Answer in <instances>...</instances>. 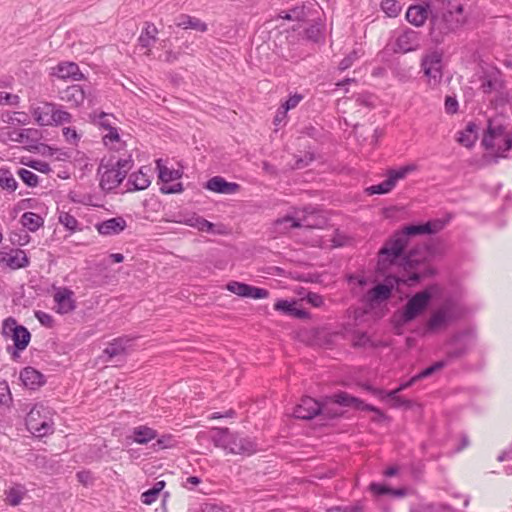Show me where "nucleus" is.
Returning a JSON list of instances; mask_svg holds the SVG:
<instances>
[{
  "mask_svg": "<svg viewBox=\"0 0 512 512\" xmlns=\"http://www.w3.org/2000/svg\"><path fill=\"white\" fill-rule=\"evenodd\" d=\"M504 87V82L500 78V72L485 74L481 81V90L484 94H490L493 91H499Z\"/></svg>",
  "mask_w": 512,
  "mask_h": 512,
  "instance_id": "36",
  "label": "nucleus"
},
{
  "mask_svg": "<svg viewBox=\"0 0 512 512\" xmlns=\"http://www.w3.org/2000/svg\"><path fill=\"white\" fill-rule=\"evenodd\" d=\"M156 442L152 444L154 451H160L168 448H173L177 445L178 441L172 434H163L157 436Z\"/></svg>",
  "mask_w": 512,
  "mask_h": 512,
  "instance_id": "50",
  "label": "nucleus"
},
{
  "mask_svg": "<svg viewBox=\"0 0 512 512\" xmlns=\"http://www.w3.org/2000/svg\"><path fill=\"white\" fill-rule=\"evenodd\" d=\"M416 383V380H414V377L412 376L409 380L404 381L399 384L398 387H396L393 390L385 391V399L386 398H394L396 396H399V393L412 387Z\"/></svg>",
  "mask_w": 512,
  "mask_h": 512,
  "instance_id": "60",
  "label": "nucleus"
},
{
  "mask_svg": "<svg viewBox=\"0 0 512 512\" xmlns=\"http://www.w3.org/2000/svg\"><path fill=\"white\" fill-rule=\"evenodd\" d=\"M113 158V166L122 174L127 176L128 172L133 168L134 161L131 155H128L125 158H117L115 156H111Z\"/></svg>",
  "mask_w": 512,
  "mask_h": 512,
  "instance_id": "56",
  "label": "nucleus"
},
{
  "mask_svg": "<svg viewBox=\"0 0 512 512\" xmlns=\"http://www.w3.org/2000/svg\"><path fill=\"white\" fill-rule=\"evenodd\" d=\"M48 415L49 411L42 403L34 404L25 417L27 429L38 437L52 433L53 427Z\"/></svg>",
  "mask_w": 512,
  "mask_h": 512,
  "instance_id": "9",
  "label": "nucleus"
},
{
  "mask_svg": "<svg viewBox=\"0 0 512 512\" xmlns=\"http://www.w3.org/2000/svg\"><path fill=\"white\" fill-rule=\"evenodd\" d=\"M478 139V126L475 122L467 123L464 130L458 132L457 141L466 148H472Z\"/></svg>",
  "mask_w": 512,
  "mask_h": 512,
  "instance_id": "35",
  "label": "nucleus"
},
{
  "mask_svg": "<svg viewBox=\"0 0 512 512\" xmlns=\"http://www.w3.org/2000/svg\"><path fill=\"white\" fill-rule=\"evenodd\" d=\"M158 179L163 185L168 184L174 180L180 179L182 172L176 169H169L167 166L161 164V160H157Z\"/></svg>",
  "mask_w": 512,
  "mask_h": 512,
  "instance_id": "39",
  "label": "nucleus"
},
{
  "mask_svg": "<svg viewBox=\"0 0 512 512\" xmlns=\"http://www.w3.org/2000/svg\"><path fill=\"white\" fill-rule=\"evenodd\" d=\"M297 304H298V301L295 299H292V300L279 299L275 302L273 308L275 311H278L285 316L291 317L294 306Z\"/></svg>",
  "mask_w": 512,
  "mask_h": 512,
  "instance_id": "54",
  "label": "nucleus"
},
{
  "mask_svg": "<svg viewBox=\"0 0 512 512\" xmlns=\"http://www.w3.org/2000/svg\"><path fill=\"white\" fill-rule=\"evenodd\" d=\"M434 11L430 9L429 3L411 5L406 11L405 18L410 24L420 27L425 24L427 19L430 20V13Z\"/></svg>",
  "mask_w": 512,
  "mask_h": 512,
  "instance_id": "22",
  "label": "nucleus"
},
{
  "mask_svg": "<svg viewBox=\"0 0 512 512\" xmlns=\"http://www.w3.org/2000/svg\"><path fill=\"white\" fill-rule=\"evenodd\" d=\"M420 46V33L411 29L405 28L402 32L397 36L393 52L394 53H408L415 51Z\"/></svg>",
  "mask_w": 512,
  "mask_h": 512,
  "instance_id": "14",
  "label": "nucleus"
},
{
  "mask_svg": "<svg viewBox=\"0 0 512 512\" xmlns=\"http://www.w3.org/2000/svg\"><path fill=\"white\" fill-rule=\"evenodd\" d=\"M352 347L353 348H366L377 347L366 332L355 331L352 334Z\"/></svg>",
  "mask_w": 512,
  "mask_h": 512,
  "instance_id": "51",
  "label": "nucleus"
},
{
  "mask_svg": "<svg viewBox=\"0 0 512 512\" xmlns=\"http://www.w3.org/2000/svg\"><path fill=\"white\" fill-rule=\"evenodd\" d=\"M382 11L390 18H395L401 12V5L397 0H381Z\"/></svg>",
  "mask_w": 512,
  "mask_h": 512,
  "instance_id": "53",
  "label": "nucleus"
},
{
  "mask_svg": "<svg viewBox=\"0 0 512 512\" xmlns=\"http://www.w3.org/2000/svg\"><path fill=\"white\" fill-rule=\"evenodd\" d=\"M60 99L69 104L70 107L77 108L81 106L88 94L84 88L78 84L68 86L66 89L60 91Z\"/></svg>",
  "mask_w": 512,
  "mask_h": 512,
  "instance_id": "25",
  "label": "nucleus"
},
{
  "mask_svg": "<svg viewBox=\"0 0 512 512\" xmlns=\"http://www.w3.org/2000/svg\"><path fill=\"white\" fill-rule=\"evenodd\" d=\"M127 227L126 220L121 217H113L95 224V228L100 235L113 236L123 232Z\"/></svg>",
  "mask_w": 512,
  "mask_h": 512,
  "instance_id": "23",
  "label": "nucleus"
},
{
  "mask_svg": "<svg viewBox=\"0 0 512 512\" xmlns=\"http://www.w3.org/2000/svg\"><path fill=\"white\" fill-rule=\"evenodd\" d=\"M430 38L435 44H441L445 37L455 32L465 22V17H455L452 10H435L430 13Z\"/></svg>",
  "mask_w": 512,
  "mask_h": 512,
  "instance_id": "5",
  "label": "nucleus"
},
{
  "mask_svg": "<svg viewBox=\"0 0 512 512\" xmlns=\"http://www.w3.org/2000/svg\"><path fill=\"white\" fill-rule=\"evenodd\" d=\"M468 332L463 330L455 333L448 341L449 349L443 360H447L448 364L454 360L464 357L468 352V343L466 338Z\"/></svg>",
  "mask_w": 512,
  "mask_h": 512,
  "instance_id": "16",
  "label": "nucleus"
},
{
  "mask_svg": "<svg viewBox=\"0 0 512 512\" xmlns=\"http://www.w3.org/2000/svg\"><path fill=\"white\" fill-rule=\"evenodd\" d=\"M165 486L166 482L164 480L155 482L151 488L141 494V502L145 505H151L157 500L160 493L163 492Z\"/></svg>",
  "mask_w": 512,
  "mask_h": 512,
  "instance_id": "38",
  "label": "nucleus"
},
{
  "mask_svg": "<svg viewBox=\"0 0 512 512\" xmlns=\"http://www.w3.org/2000/svg\"><path fill=\"white\" fill-rule=\"evenodd\" d=\"M73 291L68 288H62L54 294V302L56 303V312L60 314H67L76 308L73 299Z\"/></svg>",
  "mask_w": 512,
  "mask_h": 512,
  "instance_id": "27",
  "label": "nucleus"
},
{
  "mask_svg": "<svg viewBox=\"0 0 512 512\" xmlns=\"http://www.w3.org/2000/svg\"><path fill=\"white\" fill-rule=\"evenodd\" d=\"M1 334L4 338L13 341V346H7V352L13 360L20 357V353L28 347L31 341L30 331L12 316L3 320Z\"/></svg>",
  "mask_w": 512,
  "mask_h": 512,
  "instance_id": "6",
  "label": "nucleus"
},
{
  "mask_svg": "<svg viewBox=\"0 0 512 512\" xmlns=\"http://www.w3.org/2000/svg\"><path fill=\"white\" fill-rule=\"evenodd\" d=\"M304 36L309 41L319 43L324 40V26L315 22L304 29Z\"/></svg>",
  "mask_w": 512,
  "mask_h": 512,
  "instance_id": "45",
  "label": "nucleus"
},
{
  "mask_svg": "<svg viewBox=\"0 0 512 512\" xmlns=\"http://www.w3.org/2000/svg\"><path fill=\"white\" fill-rule=\"evenodd\" d=\"M54 109L55 103L42 102L39 106L34 107L31 113L38 125L49 126L51 125Z\"/></svg>",
  "mask_w": 512,
  "mask_h": 512,
  "instance_id": "32",
  "label": "nucleus"
},
{
  "mask_svg": "<svg viewBox=\"0 0 512 512\" xmlns=\"http://www.w3.org/2000/svg\"><path fill=\"white\" fill-rule=\"evenodd\" d=\"M204 188L208 191L231 195L237 193L241 186L236 182H229L222 176H213L204 184Z\"/></svg>",
  "mask_w": 512,
  "mask_h": 512,
  "instance_id": "20",
  "label": "nucleus"
},
{
  "mask_svg": "<svg viewBox=\"0 0 512 512\" xmlns=\"http://www.w3.org/2000/svg\"><path fill=\"white\" fill-rule=\"evenodd\" d=\"M226 289L229 292L244 298L265 299L269 296V291L267 289L239 281L228 282L226 284Z\"/></svg>",
  "mask_w": 512,
  "mask_h": 512,
  "instance_id": "15",
  "label": "nucleus"
},
{
  "mask_svg": "<svg viewBox=\"0 0 512 512\" xmlns=\"http://www.w3.org/2000/svg\"><path fill=\"white\" fill-rule=\"evenodd\" d=\"M135 337L122 335L112 339L102 351L100 358L104 362L114 363L115 366H122L129 354L134 350Z\"/></svg>",
  "mask_w": 512,
  "mask_h": 512,
  "instance_id": "8",
  "label": "nucleus"
},
{
  "mask_svg": "<svg viewBox=\"0 0 512 512\" xmlns=\"http://www.w3.org/2000/svg\"><path fill=\"white\" fill-rule=\"evenodd\" d=\"M0 187L8 192H14L18 183L8 168H0Z\"/></svg>",
  "mask_w": 512,
  "mask_h": 512,
  "instance_id": "44",
  "label": "nucleus"
},
{
  "mask_svg": "<svg viewBox=\"0 0 512 512\" xmlns=\"http://www.w3.org/2000/svg\"><path fill=\"white\" fill-rule=\"evenodd\" d=\"M326 219L322 218L321 223L315 224L310 222V216L305 217L304 223L301 222L300 219H297L291 215H286L284 217L278 218L274 221V228L279 233H286L291 229L301 228V227H321L322 224H325Z\"/></svg>",
  "mask_w": 512,
  "mask_h": 512,
  "instance_id": "18",
  "label": "nucleus"
},
{
  "mask_svg": "<svg viewBox=\"0 0 512 512\" xmlns=\"http://www.w3.org/2000/svg\"><path fill=\"white\" fill-rule=\"evenodd\" d=\"M359 58V54L357 50L351 51L348 55H346L339 63V70L345 71L349 69L353 63Z\"/></svg>",
  "mask_w": 512,
  "mask_h": 512,
  "instance_id": "62",
  "label": "nucleus"
},
{
  "mask_svg": "<svg viewBox=\"0 0 512 512\" xmlns=\"http://www.w3.org/2000/svg\"><path fill=\"white\" fill-rule=\"evenodd\" d=\"M25 492L26 490L23 485H16L5 492V500L10 506H18L21 503Z\"/></svg>",
  "mask_w": 512,
  "mask_h": 512,
  "instance_id": "47",
  "label": "nucleus"
},
{
  "mask_svg": "<svg viewBox=\"0 0 512 512\" xmlns=\"http://www.w3.org/2000/svg\"><path fill=\"white\" fill-rule=\"evenodd\" d=\"M394 186L391 184V181H389L388 178H386L384 181H382L379 184L371 185L368 188H366V192L368 195H383L391 192L393 190Z\"/></svg>",
  "mask_w": 512,
  "mask_h": 512,
  "instance_id": "57",
  "label": "nucleus"
},
{
  "mask_svg": "<svg viewBox=\"0 0 512 512\" xmlns=\"http://www.w3.org/2000/svg\"><path fill=\"white\" fill-rule=\"evenodd\" d=\"M0 263H5L11 270L26 268L30 265V259L22 249H11L10 253L0 252Z\"/></svg>",
  "mask_w": 512,
  "mask_h": 512,
  "instance_id": "21",
  "label": "nucleus"
},
{
  "mask_svg": "<svg viewBox=\"0 0 512 512\" xmlns=\"http://www.w3.org/2000/svg\"><path fill=\"white\" fill-rule=\"evenodd\" d=\"M72 115L66 110L61 109L60 106L55 104L53 117L51 118V125H62L64 123H70L72 121Z\"/></svg>",
  "mask_w": 512,
  "mask_h": 512,
  "instance_id": "55",
  "label": "nucleus"
},
{
  "mask_svg": "<svg viewBox=\"0 0 512 512\" xmlns=\"http://www.w3.org/2000/svg\"><path fill=\"white\" fill-rule=\"evenodd\" d=\"M58 220L70 233L81 230L78 220L68 212H59Z\"/></svg>",
  "mask_w": 512,
  "mask_h": 512,
  "instance_id": "52",
  "label": "nucleus"
},
{
  "mask_svg": "<svg viewBox=\"0 0 512 512\" xmlns=\"http://www.w3.org/2000/svg\"><path fill=\"white\" fill-rule=\"evenodd\" d=\"M87 121L99 130H108L115 126L117 118L112 113L94 110L88 114Z\"/></svg>",
  "mask_w": 512,
  "mask_h": 512,
  "instance_id": "30",
  "label": "nucleus"
},
{
  "mask_svg": "<svg viewBox=\"0 0 512 512\" xmlns=\"http://www.w3.org/2000/svg\"><path fill=\"white\" fill-rule=\"evenodd\" d=\"M17 175L28 187L34 188L39 184L38 175L28 169H18Z\"/></svg>",
  "mask_w": 512,
  "mask_h": 512,
  "instance_id": "58",
  "label": "nucleus"
},
{
  "mask_svg": "<svg viewBox=\"0 0 512 512\" xmlns=\"http://www.w3.org/2000/svg\"><path fill=\"white\" fill-rule=\"evenodd\" d=\"M450 217L446 219H432L427 222L407 224L397 230L388 238L378 252V266L380 269H387L397 264L401 257H405L410 238L419 235H434L444 229L449 223Z\"/></svg>",
  "mask_w": 512,
  "mask_h": 512,
  "instance_id": "1",
  "label": "nucleus"
},
{
  "mask_svg": "<svg viewBox=\"0 0 512 512\" xmlns=\"http://www.w3.org/2000/svg\"><path fill=\"white\" fill-rule=\"evenodd\" d=\"M158 436L157 430L147 426L139 425L133 427L130 430V434L126 436V440L129 443H137L140 445H146L150 441L156 439Z\"/></svg>",
  "mask_w": 512,
  "mask_h": 512,
  "instance_id": "24",
  "label": "nucleus"
},
{
  "mask_svg": "<svg viewBox=\"0 0 512 512\" xmlns=\"http://www.w3.org/2000/svg\"><path fill=\"white\" fill-rule=\"evenodd\" d=\"M442 60L443 53L436 50L426 54L421 60V68L428 78L429 85L433 88L442 81Z\"/></svg>",
  "mask_w": 512,
  "mask_h": 512,
  "instance_id": "11",
  "label": "nucleus"
},
{
  "mask_svg": "<svg viewBox=\"0 0 512 512\" xmlns=\"http://www.w3.org/2000/svg\"><path fill=\"white\" fill-rule=\"evenodd\" d=\"M9 124H20L26 125L30 122V118L25 112H14L13 115H9L7 120H5Z\"/></svg>",
  "mask_w": 512,
  "mask_h": 512,
  "instance_id": "64",
  "label": "nucleus"
},
{
  "mask_svg": "<svg viewBox=\"0 0 512 512\" xmlns=\"http://www.w3.org/2000/svg\"><path fill=\"white\" fill-rule=\"evenodd\" d=\"M321 402V412L318 414L321 420L329 421L341 418L343 416V412L339 409L330 406L331 401H326V396L320 401Z\"/></svg>",
  "mask_w": 512,
  "mask_h": 512,
  "instance_id": "41",
  "label": "nucleus"
},
{
  "mask_svg": "<svg viewBox=\"0 0 512 512\" xmlns=\"http://www.w3.org/2000/svg\"><path fill=\"white\" fill-rule=\"evenodd\" d=\"M505 135V126L502 124L495 125L494 121L489 119L481 144L486 150L493 151L495 149V140Z\"/></svg>",
  "mask_w": 512,
  "mask_h": 512,
  "instance_id": "28",
  "label": "nucleus"
},
{
  "mask_svg": "<svg viewBox=\"0 0 512 512\" xmlns=\"http://www.w3.org/2000/svg\"><path fill=\"white\" fill-rule=\"evenodd\" d=\"M462 317V309L452 300H446L431 313L426 322L425 329L428 333H435L446 329L449 325L457 322Z\"/></svg>",
  "mask_w": 512,
  "mask_h": 512,
  "instance_id": "7",
  "label": "nucleus"
},
{
  "mask_svg": "<svg viewBox=\"0 0 512 512\" xmlns=\"http://www.w3.org/2000/svg\"><path fill=\"white\" fill-rule=\"evenodd\" d=\"M98 173H101L100 187L105 191L116 189L125 179V175L113 166V158L107 160L103 158L98 167Z\"/></svg>",
  "mask_w": 512,
  "mask_h": 512,
  "instance_id": "12",
  "label": "nucleus"
},
{
  "mask_svg": "<svg viewBox=\"0 0 512 512\" xmlns=\"http://www.w3.org/2000/svg\"><path fill=\"white\" fill-rule=\"evenodd\" d=\"M416 170L415 164H408L398 169H390L387 172V178L391 181V184L395 187L399 180L404 179L410 172Z\"/></svg>",
  "mask_w": 512,
  "mask_h": 512,
  "instance_id": "43",
  "label": "nucleus"
},
{
  "mask_svg": "<svg viewBox=\"0 0 512 512\" xmlns=\"http://www.w3.org/2000/svg\"><path fill=\"white\" fill-rule=\"evenodd\" d=\"M326 401H331L333 404H337L342 407H354L359 411L373 412L379 418H385V414L380 408L372 404H367L362 399L353 396L346 391H338L332 395L326 396Z\"/></svg>",
  "mask_w": 512,
  "mask_h": 512,
  "instance_id": "10",
  "label": "nucleus"
},
{
  "mask_svg": "<svg viewBox=\"0 0 512 512\" xmlns=\"http://www.w3.org/2000/svg\"><path fill=\"white\" fill-rule=\"evenodd\" d=\"M151 168L147 166L141 167L137 172L132 173L127 181V191H141L145 190L151 184V179L148 173Z\"/></svg>",
  "mask_w": 512,
  "mask_h": 512,
  "instance_id": "26",
  "label": "nucleus"
},
{
  "mask_svg": "<svg viewBox=\"0 0 512 512\" xmlns=\"http://www.w3.org/2000/svg\"><path fill=\"white\" fill-rule=\"evenodd\" d=\"M396 265L402 268V275H388L382 283H379L389 287L391 294L399 284L413 287L436 274V269L431 265L427 252H421L417 247L410 249L407 255L401 257Z\"/></svg>",
  "mask_w": 512,
  "mask_h": 512,
  "instance_id": "2",
  "label": "nucleus"
},
{
  "mask_svg": "<svg viewBox=\"0 0 512 512\" xmlns=\"http://www.w3.org/2000/svg\"><path fill=\"white\" fill-rule=\"evenodd\" d=\"M107 131H108V133L105 134L102 137V142H103V144L106 147H109L110 144H112V143H115V142L119 143V142H121L119 128L114 126V127L110 128V129H108Z\"/></svg>",
  "mask_w": 512,
  "mask_h": 512,
  "instance_id": "61",
  "label": "nucleus"
},
{
  "mask_svg": "<svg viewBox=\"0 0 512 512\" xmlns=\"http://www.w3.org/2000/svg\"><path fill=\"white\" fill-rule=\"evenodd\" d=\"M321 412V402L310 396H305L297 404L293 411V416L300 420H312L318 417Z\"/></svg>",
  "mask_w": 512,
  "mask_h": 512,
  "instance_id": "17",
  "label": "nucleus"
},
{
  "mask_svg": "<svg viewBox=\"0 0 512 512\" xmlns=\"http://www.w3.org/2000/svg\"><path fill=\"white\" fill-rule=\"evenodd\" d=\"M22 225L31 232L37 231L44 224L43 218L34 212H25L20 219Z\"/></svg>",
  "mask_w": 512,
  "mask_h": 512,
  "instance_id": "40",
  "label": "nucleus"
},
{
  "mask_svg": "<svg viewBox=\"0 0 512 512\" xmlns=\"http://www.w3.org/2000/svg\"><path fill=\"white\" fill-rule=\"evenodd\" d=\"M279 17L284 20L305 21L307 12L305 6H295L289 10L281 11Z\"/></svg>",
  "mask_w": 512,
  "mask_h": 512,
  "instance_id": "48",
  "label": "nucleus"
},
{
  "mask_svg": "<svg viewBox=\"0 0 512 512\" xmlns=\"http://www.w3.org/2000/svg\"><path fill=\"white\" fill-rule=\"evenodd\" d=\"M15 137L12 134L9 135L12 141L18 143H27L31 149L37 150L40 145V140L42 139V132L36 128H27L21 129L19 131H14ZM44 149H47L49 155L53 156L56 152L60 151L58 148L51 147L47 144H41Z\"/></svg>",
  "mask_w": 512,
  "mask_h": 512,
  "instance_id": "13",
  "label": "nucleus"
},
{
  "mask_svg": "<svg viewBox=\"0 0 512 512\" xmlns=\"http://www.w3.org/2000/svg\"><path fill=\"white\" fill-rule=\"evenodd\" d=\"M210 440L215 447L224 449L230 454L251 456L259 451L256 437L231 431L227 427L211 428Z\"/></svg>",
  "mask_w": 512,
  "mask_h": 512,
  "instance_id": "3",
  "label": "nucleus"
},
{
  "mask_svg": "<svg viewBox=\"0 0 512 512\" xmlns=\"http://www.w3.org/2000/svg\"><path fill=\"white\" fill-rule=\"evenodd\" d=\"M391 296V290L389 287L386 285L376 284L368 290L366 294V301L371 308H374L375 306H378L390 299Z\"/></svg>",
  "mask_w": 512,
  "mask_h": 512,
  "instance_id": "31",
  "label": "nucleus"
},
{
  "mask_svg": "<svg viewBox=\"0 0 512 512\" xmlns=\"http://www.w3.org/2000/svg\"><path fill=\"white\" fill-rule=\"evenodd\" d=\"M369 490L376 496L390 495V492H392L390 486L377 482H372L369 485Z\"/></svg>",
  "mask_w": 512,
  "mask_h": 512,
  "instance_id": "63",
  "label": "nucleus"
},
{
  "mask_svg": "<svg viewBox=\"0 0 512 512\" xmlns=\"http://www.w3.org/2000/svg\"><path fill=\"white\" fill-rule=\"evenodd\" d=\"M433 299L432 288L428 287L408 298L401 310H397L391 317V324L396 335L403 334V328L422 315Z\"/></svg>",
  "mask_w": 512,
  "mask_h": 512,
  "instance_id": "4",
  "label": "nucleus"
},
{
  "mask_svg": "<svg viewBox=\"0 0 512 512\" xmlns=\"http://www.w3.org/2000/svg\"><path fill=\"white\" fill-rule=\"evenodd\" d=\"M178 223L185 224L187 226L198 229L201 232H207L211 234H219L220 232L215 230V224L206 220L202 216L193 213L191 216L185 217L182 220L177 221Z\"/></svg>",
  "mask_w": 512,
  "mask_h": 512,
  "instance_id": "34",
  "label": "nucleus"
},
{
  "mask_svg": "<svg viewBox=\"0 0 512 512\" xmlns=\"http://www.w3.org/2000/svg\"><path fill=\"white\" fill-rule=\"evenodd\" d=\"M176 25L183 29H193L199 32H206L208 30L205 22L187 14H181L177 19Z\"/></svg>",
  "mask_w": 512,
  "mask_h": 512,
  "instance_id": "37",
  "label": "nucleus"
},
{
  "mask_svg": "<svg viewBox=\"0 0 512 512\" xmlns=\"http://www.w3.org/2000/svg\"><path fill=\"white\" fill-rule=\"evenodd\" d=\"M20 379L25 387L36 390L46 383L45 376L34 367H25L20 372Z\"/></svg>",
  "mask_w": 512,
  "mask_h": 512,
  "instance_id": "29",
  "label": "nucleus"
},
{
  "mask_svg": "<svg viewBox=\"0 0 512 512\" xmlns=\"http://www.w3.org/2000/svg\"><path fill=\"white\" fill-rule=\"evenodd\" d=\"M447 365H448L447 360L442 359V360L436 361L432 365L424 368L419 373L415 374L413 376L414 380H416V382H418L422 379L428 378V377L432 376L434 373H436L437 371H440L441 369L446 367Z\"/></svg>",
  "mask_w": 512,
  "mask_h": 512,
  "instance_id": "49",
  "label": "nucleus"
},
{
  "mask_svg": "<svg viewBox=\"0 0 512 512\" xmlns=\"http://www.w3.org/2000/svg\"><path fill=\"white\" fill-rule=\"evenodd\" d=\"M375 96L368 92L359 93L355 101L357 105L367 107V108H373L375 106Z\"/></svg>",
  "mask_w": 512,
  "mask_h": 512,
  "instance_id": "59",
  "label": "nucleus"
},
{
  "mask_svg": "<svg viewBox=\"0 0 512 512\" xmlns=\"http://www.w3.org/2000/svg\"><path fill=\"white\" fill-rule=\"evenodd\" d=\"M50 75L61 80L80 81L85 79L84 74L80 71L77 63L71 61H63L52 68Z\"/></svg>",
  "mask_w": 512,
  "mask_h": 512,
  "instance_id": "19",
  "label": "nucleus"
},
{
  "mask_svg": "<svg viewBox=\"0 0 512 512\" xmlns=\"http://www.w3.org/2000/svg\"><path fill=\"white\" fill-rule=\"evenodd\" d=\"M158 29L152 22H145L141 34L138 37V45L141 48L148 49L146 53L149 55L150 48L157 42Z\"/></svg>",
  "mask_w": 512,
  "mask_h": 512,
  "instance_id": "33",
  "label": "nucleus"
},
{
  "mask_svg": "<svg viewBox=\"0 0 512 512\" xmlns=\"http://www.w3.org/2000/svg\"><path fill=\"white\" fill-rule=\"evenodd\" d=\"M512 149V133H507L504 136L503 144H499L497 146V149L495 150V153L489 154V162L491 163H497L499 158H506V152L510 151Z\"/></svg>",
  "mask_w": 512,
  "mask_h": 512,
  "instance_id": "42",
  "label": "nucleus"
},
{
  "mask_svg": "<svg viewBox=\"0 0 512 512\" xmlns=\"http://www.w3.org/2000/svg\"><path fill=\"white\" fill-rule=\"evenodd\" d=\"M304 99V95L300 93L289 94L288 98L281 104L277 111V117L279 115H283L286 117L287 112L291 109H294L298 106V104Z\"/></svg>",
  "mask_w": 512,
  "mask_h": 512,
  "instance_id": "46",
  "label": "nucleus"
}]
</instances>
